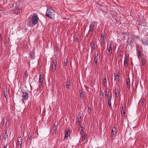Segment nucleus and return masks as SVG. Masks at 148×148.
Instances as JSON below:
<instances>
[{"instance_id":"30","label":"nucleus","mask_w":148,"mask_h":148,"mask_svg":"<svg viewBox=\"0 0 148 148\" xmlns=\"http://www.w3.org/2000/svg\"><path fill=\"white\" fill-rule=\"evenodd\" d=\"M88 113H90L91 112V109L89 107L88 108Z\"/></svg>"},{"instance_id":"18","label":"nucleus","mask_w":148,"mask_h":148,"mask_svg":"<svg viewBox=\"0 0 148 148\" xmlns=\"http://www.w3.org/2000/svg\"><path fill=\"white\" fill-rule=\"evenodd\" d=\"M145 101V99H143L141 100L140 101L139 103V104H140L141 105L143 106Z\"/></svg>"},{"instance_id":"38","label":"nucleus","mask_w":148,"mask_h":148,"mask_svg":"<svg viewBox=\"0 0 148 148\" xmlns=\"http://www.w3.org/2000/svg\"><path fill=\"white\" fill-rule=\"evenodd\" d=\"M8 137V135H7L6 136H4V138L5 139L7 137Z\"/></svg>"},{"instance_id":"11","label":"nucleus","mask_w":148,"mask_h":148,"mask_svg":"<svg viewBox=\"0 0 148 148\" xmlns=\"http://www.w3.org/2000/svg\"><path fill=\"white\" fill-rule=\"evenodd\" d=\"M115 130V129L114 128H113L112 130V132L111 136L112 138L114 137V136L116 133Z\"/></svg>"},{"instance_id":"12","label":"nucleus","mask_w":148,"mask_h":148,"mask_svg":"<svg viewBox=\"0 0 148 148\" xmlns=\"http://www.w3.org/2000/svg\"><path fill=\"white\" fill-rule=\"evenodd\" d=\"M141 41L143 44L144 45H148V41L147 40L145 39H142L141 40Z\"/></svg>"},{"instance_id":"17","label":"nucleus","mask_w":148,"mask_h":148,"mask_svg":"<svg viewBox=\"0 0 148 148\" xmlns=\"http://www.w3.org/2000/svg\"><path fill=\"white\" fill-rule=\"evenodd\" d=\"M124 65L125 66H127L128 65V62L127 61V58H124Z\"/></svg>"},{"instance_id":"2","label":"nucleus","mask_w":148,"mask_h":148,"mask_svg":"<svg viewBox=\"0 0 148 148\" xmlns=\"http://www.w3.org/2000/svg\"><path fill=\"white\" fill-rule=\"evenodd\" d=\"M32 24L34 25H35L37 23L38 20V15L36 14H34L33 16H32Z\"/></svg>"},{"instance_id":"24","label":"nucleus","mask_w":148,"mask_h":148,"mask_svg":"<svg viewBox=\"0 0 148 148\" xmlns=\"http://www.w3.org/2000/svg\"><path fill=\"white\" fill-rule=\"evenodd\" d=\"M66 87L67 88H69L71 86L70 83L69 82H67L66 83Z\"/></svg>"},{"instance_id":"37","label":"nucleus","mask_w":148,"mask_h":148,"mask_svg":"<svg viewBox=\"0 0 148 148\" xmlns=\"http://www.w3.org/2000/svg\"><path fill=\"white\" fill-rule=\"evenodd\" d=\"M115 95H116V96H117V95H119V94H118V93H117V92H116L115 93Z\"/></svg>"},{"instance_id":"39","label":"nucleus","mask_w":148,"mask_h":148,"mask_svg":"<svg viewBox=\"0 0 148 148\" xmlns=\"http://www.w3.org/2000/svg\"><path fill=\"white\" fill-rule=\"evenodd\" d=\"M125 108L124 107H122V110H125Z\"/></svg>"},{"instance_id":"6","label":"nucleus","mask_w":148,"mask_h":148,"mask_svg":"<svg viewBox=\"0 0 148 148\" xmlns=\"http://www.w3.org/2000/svg\"><path fill=\"white\" fill-rule=\"evenodd\" d=\"M105 38L104 36V34H101V45H103L105 43Z\"/></svg>"},{"instance_id":"14","label":"nucleus","mask_w":148,"mask_h":148,"mask_svg":"<svg viewBox=\"0 0 148 148\" xmlns=\"http://www.w3.org/2000/svg\"><path fill=\"white\" fill-rule=\"evenodd\" d=\"M103 93L101 90H100V98L101 100H102L103 98Z\"/></svg>"},{"instance_id":"23","label":"nucleus","mask_w":148,"mask_h":148,"mask_svg":"<svg viewBox=\"0 0 148 148\" xmlns=\"http://www.w3.org/2000/svg\"><path fill=\"white\" fill-rule=\"evenodd\" d=\"M43 77L41 76L40 75V77L39 78V82L40 83H42L43 82Z\"/></svg>"},{"instance_id":"15","label":"nucleus","mask_w":148,"mask_h":148,"mask_svg":"<svg viewBox=\"0 0 148 148\" xmlns=\"http://www.w3.org/2000/svg\"><path fill=\"white\" fill-rule=\"evenodd\" d=\"M108 53L111 55L112 53V47H111V44H110V47L109 48L108 50Z\"/></svg>"},{"instance_id":"34","label":"nucleus","mask_w":148,"mask_h":148,"mask_svg":"<svg viewBox=\"0 0 148 148\" xmlns=\"http://www.w3.org/2000/svg\"><path fill=\"white\" fill-rule=\"evenodd\" d=\"M25 75L26 77H27L28 76V74L26 71H25Z\"/></svg>"},{"instance_id":"29","label":"nucleus","mask_w":148,"mask_h":148,"mask_svg":"<svg viewBox=\"0 0 148 148\" xmlns=\"http://www.w3.org/2000/svg\"><path fill=\"white\" fill-rule=\"evenodd\" d=\"M98 59V58L97 57H95V58L94 59V62L95 63V64H97V63Z\"/></svg>"},{"instance_id":"41","label":"nucleus","mask_w":148,"mask_h":148,"mask_svg":"<svg viewBox=\"0 0 148 148\" xmlns=\"http://www.w3.org/2000/svg\"><path fill=\"white\" fill-rule=\"evenodd\" d=\"M5 134H6V133H5Z\"/></svg>"},{"instance_id":"9","label":"nucleus","mask_w":148,"mask_h":148,"mask_svg":"<svg viewBox=\"0 0 148 148\" xmlns=\"http://www.w3.org/2000/svg\"><path fill=\"white\" fill-rule=\"evenodd\" d=\"M22 95V97L25 100H26L28 98V95L26 92H23Z\"/></svg>"},{"instance_id":"25","label":"nucleus","mask_w":148,"mask_h":148,"mask_svg":"<svg viewBox=\"0 0 148 148\" xmlns=\"http://www.w3.org/2000/svg\"><path fill=\"white\" fill-rule=\"evenodd\" d=\"M86 136V135L85 134H84V135H83L82 136L81 139H82V142H83L85 140V139Z\"/></svg>"},{"instance_id":"27","label":"nucleus","mask_w":148,"mask_h":148,"mask_svg":"<svg viewBox=\"0 0 148 148\" xmlns=\"http://www.w3.org/2000/svg\"><path fill=\"white\" fill-rule=\"evenodd\" d=\"M4 96L5 98H6L7 94V91H4L3 92Z\"/></svg>"},{"instance_id":"28","label":"nucleus","mask_w":148,"mask_h":148,"mask_svg":"<svg viewBox=\"0 0 148 148\" xmlns=\"http://www.w3.org/2000/svg\"><path fill=\"white\" fill-rule=\"evenodd\" d=\"M34 53L33 52H31L30 53V58H33L34 57Z\"/></svg>"},{"instance_id":"8","label":"nucleus","mask_w":148,"mask_h":148,"mask_svg":"<svg viewBox=\"0 0 148 148\" xmlns=\"http://www.w3.org/2000/svg\"><path fill=\"white\" fill-rule=\"evenodd\" d=\"M56 125L55 124L53 125L51 130V131L52 133H54L56 132Z\"/></svg>"},{"instance_id":"7","label":"nucleus","mask_w":148,"mask_h":148,"mask_svg":"<svg viewBox=\"0 0 148 148\" xmlns=\"http://www.w3.org/2000/svg\"><path fill=\"white\" fill-rule=\"evenodd\" d=\"M23 139L21 136L18 137V143L20 146V148H21V146L23 142Z\"/></svg>"},{"instance_id":"22","label":"nucleus","mask_w":148,"mask_h":148,"mask_svg":"<svg viewBox=\"0 0 148 148\" xmlns=\"http://www.w3.org/2000/svg\"><path fill=\"white\" fill-rule=\"evenodd\" d=\"M83 127H81V128H79V131L80 132V133L82 135L84 134V131H83Z\"/></svg>"},{"instance_id":"3","label":"nucleus","mask_w":148,"mask_h":148,"mask_svg":"<svg viewBox=\"0 0 148 148\" xmlns=\"http://www.w3.org/2000/svg\"><path fill=\"white\" fill-rule=\"evenodd\" d=\"M57 61L56 60H53L52 63V69L53 71H54L56 69L57 64Z\"/></svg>"},{"instance_id":"26","label":"nucleus","mask_w":148,"mask_h":148,"mask_svg":"<svg viewBox=\"0 0 148 148\" xmlns=\"http://www.w3.org/2000/svg\"><path fill=\"white\" fill-rule=\"evenodd\" d=\"M103 85L104 86H105L106 85V77H105L103 80Z\"/></svg>"},{"instance_id":"19","label":"nucleus","mask_w":148,"mask_h":148,"mask_svg":"<svg viewBox=\"0 0 148 148\" xmlns=\"http://www.w3.org/2000/svg\"><path fill=\"white\" fill-rule=\"evenodd\" d=\"M91 46L92 49H94L95 48V43L93 41H92L91 43Z\"/></svg>"},{"instance_id":"35","label":"nucleus","mask_w":148,"mask_h":148,"mask_svg":"<svg viewBox=\"0 0 148 148\" xmlns=\"http://www.w3.org/2000/svg\"><path fill=\"white\" fill-rule=\"evenodd\" d=\"M64 63H65V65H66L67 64V60H64Z\"/></svg>"},{"instance_id":"4","label":"nucleus","mask_w":148,"mask_h":148,"mask_svg":"<svg viewBox=\"0 0 148 148\" xmlns=\"http://www.w3.org/2000/svg\"><path fill=\"white\" fill-rule=\"evenodd\" d=\"M105 98H107L112 97V94L109 90H106L105 93Z\"/></svg>"},{"instance_id":"36","label":"nucleus","mask_w":148,"mask_h":148,"mask_svg":"<svg viewBox=\"0 0 148 148\" xmlns=\"http://www.w3.org/2000/svg\"><path fill=\"white\" fill-rule=\"evenodd\" d=\"M77 121L78 122H79V121H80V119H79V118H78L77 119Z\"/></svg>"},{"instance_id":"40","label":"nucleus","mask_w":148,"mask_h":148,"mask_svg":"<svg viewBox=\"0 0 148 148\" xmlns=\"http://www.w3.org/2000/svg\"><path fill=\"white\" fill-rule=\"evenodd\" d=\"M7 145H6V146H5L4 148H7Z\"/></svg>"},{"instance_id":"10","label":"nucleus","mask_w":148,"mask_h":148,"mask_svg":"<svg viewBox=\"0 0 148 148\" xmlns=\"http://www.w3.org/2000/svg\"><path fill=\"white\" fill-rule=\"evenodd\" d=\"M112 97H110V98H108V105L110 108H112V106L111 105V100Z\"/></svg>"},{"instance_id":"13","label":"nucleus","mask_w":148,"mask_h":148,"mask_svg":"<svg viewBox=\"0 0 148 148\" xmlns=\"http://www.w3.org/2000/svg\"><path fill=\"white\" fill-rule=\"evenodd\" d=\"M70 135V131L69 130H66L65 134V137L66 138H67Z\"/></svg>"},{"instance_id":"1","label":"nucleus","mask_w":148,"mask_h":148,"mask_svg":"<svg viewBox=\"0 0 148 148\" xmlns=\"http://www.w3.org/2000/svg\"><path fill=\"white\" fill-rule=\"evenodd\" d=\"M55 13L53 10L48 9L46 12V15L47 16L51 18L52 19L54 17Z\"/></svg>"},{"instance_id":"31","label":"nucleus","mask_w":148,"mask_h":148,"mask_svg":"<svg viewBox=\"0 0 148 148\" xmlns=\"http://www.w3.org/2000/svg\"><path fill=\"white\" fill-rule=\"evenodd\" d=\"M127 87L128 88H130V83L127 81Z\"/></svg>"},{"instance_id":"21","label":"nucleus","mask_w":148,"mask_h":148,"mask_svg":"<svg viewBox=\"0 0 148 148\" xmlns=\"http://www.w3.org/2000/svg\"><path fill=\"white\" fill-rule=\"evenodd\" d=\"M115 80L116 81H118L119 80V76L118 75H117L115 76Z\"/></svg>"},{"instance_id":"5","label":"nucleus","mask_w":148,"mask_h":148,"mask_svg":"<svg viewBox=\"0 0 148 148\" xmlns=\"http://www.w3.org/2000/svg\"><path fill=\"white\" fill-rule=\"evenodd\" d=\"M95 24V22H92L90 24L89 26V31L91 32H92L93 31L94 28Z\"/></svg>"},{"instance_id":"32","label":"nucleus","mask_w":148,"mask_h":148,"mask_svg":"<svg viewBox=\"0 0 148 148\" xmlns=\"http://www.w3.org/2000/svg\"><path fill=\"white\" fill-rule=\"evenodd\" d=\"M121 113L122 115L123 116H124L125 114V111L124 110H121Z\"/></svg>"},{"instance_id":"33","label":"nucleus","mask_w":148,"mask_h":148,"mask_svg":"<svg viewBox=\"0 0 148 148\" xmlns=\"http://www.w3.org/2000/svg\"><path fill=\"white\" fill-rule=\"evenodd\" d=\"M80 97H84V95L82 93V92L81 91L80 92Z\"/></svg>"},{"instance_id":"16","label":"nucleus","mask_w":148,"mask_h":148,"mask_svg":"<svg viewBox=\"0 0 148 148\" xmlns=\"http://www.w3.org/2000/svg\"><path fill=\"white\" fill-rule=\"evenodd\" d=\"M145 60L143 58H141V63L143 66H144L145 64Z\"/></svg>"},{"instance_id":"20","label":"nucleus","mask_w":148,"mask_h":148,"mask_svg":"<svg viewBox=\"0 0 148 148\" xmlns=\"http://www.w3.org/2000/svg\"><path fill=\"white\" fill-rule=\"evenodd\" d=\"M141 52L140 49L138 50V58L139 59L140 58L141 56Z\"/></svg>"}]
</instances>
